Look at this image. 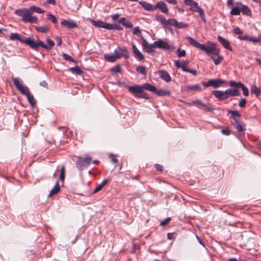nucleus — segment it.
Instances as JSON below:
<instances>
[{
	"label": "nucleus",
	"mask_w": 261,
	"mask_h": 261,
	"mask_svg": "<svg viewBox=\"0 0 261 261\" xmlns=\"http://www.w3.org/2000/svg\"><path fill=\"white\" fill-rule=\"evenodd\" d=\"M177 56L179 58L185 56V55L186 54V52L185 50H184V49L181 50L180 48H178L177 50Z\"/></svg>",
	"instance_id": "nucleus-51"
},
{
	"label": "nucleus",
	"mask_w": 261,
	"mask_h": 261,
	"mask_svg": "<svg viewBox=\"0 0 261 261\" xmlns=\"http://www.w3.org/2000/svg\"><path fill=\"white\" fill-rule=\"evenodd\" d=\"M218 40L223 46L230 51H232V48L230 45V42L221 36H218Z\"/></svg>",
	"instance_id": "nucleus-11"
},
{
	"label": "nucleus",
	"mask_w": 261,
	"mask_h": 261,
	"mask_svg": "<svg viewBox=\"0 0 261 261\" xmlns=\"http://www.w3.org/2000/svg\"><path fill=\"white\" fill-rule=\"evenodd\" d=\"M177 23V20L174 18H170L168 20L166 19V24L165 27L168 25H172L175 27L176 23Z\"/></svg>",
	"instance_id": "nucleus-39"
},
{
	"label": "nucleus",
	"mask_w": 261,
	"mask_h": 261,
	"mask_svg": "<svg viewBox=\"0 0 261 261\" xmlns=\"http://www.w3.org/2000/svg\"><path fill=\"white\" fill-rule=\"evenodd\" d=\"M133 34L137 35L138 37H140L142 40L144 39L142 36V33L139 29V27H136L133 29Z\"/></svg>",
	"instance_id": "nucleus-37"
},
{
	"label": "nucleus",
	"mask_w": 261,
	"mask_h": 261,
	"mask_svg": "<svg viewBox=\"0 0 261 261\" xmlns=\"http://www.w3.org/2000/svg\"><path fill=\"white\" fill-rule=\"evenodd\" d=\"M225 93H226L227 98L229 96H236L240 95V92L238 89H228L225 91Z\"/></svg>",
	"instance_id": "nucleus-21"
},
{
	"label": "nucleus",
	"mask_w": 261,
	"mask_h": 261,
	"mask_svg": "<svg viewBox=\"0 0 261 261\" xmlns=\"http://www.w3.org/2000/svg\"><path fill=\"white\" fill-rule=\"evenodd\" d=\"M217 56V58L216 59H215L213 56L211 57L212 59L214 61L215 65H219L223 60V57L222 56L218 55Z\"/></svg>",
	"instance_id": "nucleus-35"
},
{
	"label": "nucleus",
	"mask_w": 261,
	"mask_h": 261,
	"mask_svg": "<svg viewBox=\"0 0 261 261\" xmlns=\"http://www.w3.org/2000/svg\"><path fill=\"white\" fill-rule=\"evenodd\" d=\"M171 218L168 217L160 222V225L162 226H165L167 225L171 221Z\"/></svg>",
	"instance_id": "nucleus-49"
},
{
	"label": "nucleus",
	"mask_w": 261,
	"mask_h": 261,
	"mask_svg": "<svg viewBox=\"0 0 261 261\" xmlns=\"http://www.w3.org/2000/svg\"><path fill=\"white\" fill-rule=\"evenodd\" d=\"M155 9L159 8L161 11L164 13L167 14L168 13V9L166 4L163 2H159L154 6Z\"/></svg>",
	"instance_id": "nucleus-15"
},
{
	"label": "nucleus",
	"mask_w": 261,
	"mask_h": 261,
	"mask_svg": "<svg viewBox=\"0 0 261 261\" xmlns=\"http://www.w3.org/2000/svg\"><path fill=\"white\" fill-rule=\"evenodd\" d=\"M232 123L238 132H243L245 130V125L238 121L237 119L233 118Z\"/></svg>",
	"instance_id": "nucleus-12"
},
{
	"label": "nucleus",
	"mask_w": 261,
	"mask_h": 261,
	"mask_svg": "<svg viewBox=\"0 0 261 261\" xmlns=\"http://www.w3.org/2000/svg\"><path fill=\"white\" fill-rule=\"evenodd\" d=\"M246 103V100L245 98H242L239 102V106L241 107H244Z\"/></svg>",
	"instance_id": "nucleus-58"
},
{
	"label": "nucleus",
	"mask_w": 261,
	"mask_h": 261,
	"mask_svg": "<svg viewBox=\"0 0 261 261\" xmlns=\"http://www.w3.org/2000/svg\"><path fill=\"white\" fill-rule=\"evenodd\" d=\"M27 96L28 101L31 106H34L35 104V100L33 95L31 94L29 92L28 94H25Z\"/></svg>",
	"instance_id": "nucleus-33"
},
{
	"label": "nucleus",
	"mask_w": 261,
	"mask_h": 261,
	"mask_svg": "<svg viewBox=\"0 0 261 261\" xmlns=\"http://www.w3.org/2000/svg\"><path fill=\"white\" fill-rule=\"evenodd\" d=\"M226 83V81L221 79H214L208 80L207 82L202 83V85L205 87H212L214 88H218L221 87L223 84Z\"/></svg>",
	"instance_id": "nucleus-6"
},
{
	"label": "nucleus",
	"mask_w": 261,
	"mask_h": 261,
	"mask_svg": "<svg viewBox=\"0 0 261 261\" xmlns=\"http://www.w3.org/2000/svg\"><path fill=\"white\" fill-rule=\"evenodd\" d=\"M128 90L130 92L135 94L137 96L141 93L143 90L142 85H136L135 86H130L128 87Z\"/></svg>",
	"instance_id": "nucleus-10"
},
{
	"label": "nucleus",
	"mask_w": 261,
	"mask_h": 261,
	"mask_svg": "<svg viewBox=\"0 0 261 261\" xmlns=\"http://www.w3.org/2000/svg\"><path fill=\"white\" fill-rule=\"evenodd\" d=\"M92 24L96 27L104 28L107 30H108L109 26H110L109 23L100 20H93Z\"/></svg>",
	"instance_id": "nucleus-20"
},
{
	"label": "nucleus",
	"mask_w": 261,
	"mask_h": 261,
	"mask_svg": "<svg viewBox=\"0 0 261 261\" xmlns=\"http://www.w3.org/2000/svg\"><path fill=\"white\" fill-rule=\"evenodd\" d=\"M115 55H106L105 58L106 60L109 62H114L116 61L118 59H119V56H118V50H115Z\"/></svg>",
	"instance_id": "nucleus-18"
},
{
	"label": "nucleus",
	"mask_w": 261,
	"mask_h": 261,
	"mask_svg": "<svg viewBox=\"0 0 261 261\" xmlns=\"http://www.w3.org/2000/svg\"><path fill=\"white\" fill-rule=\"evenodd\" d=\"M154 44L156 45V48L164 50H173L175 48L173 45H170L168 42L161 40L155 41Z\"/></svg>",
	"instance_id": "nucleus-7"
},
{
	"label": "nucleus",
	"mask_w": 261,
	"mask_h": 261,
	"mask_svg": "<svg viewBox=\"0 0 261 261\" xmlns=\"http://www.w3.org/2000/svg\"><path fill=\"white\" fill-rule=\"evenodd\" d=\"M142 40V45L143 49L149 54L153 53L154 49L156 48L154 42L152 44H149L146 39H143Z\"/></svg>",
	"instance_id": "nucleus-8"
},
{
	"label": "nucleus",
	"mask_w": 261,
	"mask_h": 261,
	"mask_svg": "<svg viewBox=\"0 0 261 261\" xmlns=\"http://www.w3.org/2000/svg\"><path fill=\"white\" fill-rule=\"evenodd\" d=\"M192 103L194 105H195L198 108H201V107H202L206 111H207V112H213V110H214V108L207 107L205 104L203 103L201 101L198 100V99L193 100L192 101Z\"/></svg>",
	"instance_id": "nucleus-9"
},
{
	"label": "nucleus",
	"mask_w": 261,
	"mask_h": 261,
	"mask_svg": "<svg viewBox=\"0 0 261 261\" xmlns=\"http://www.w3.org/2000/svg\"><path fill=\"white\" fill-rule=\"evenodd\" d=\"M139 4H140L146 10L151 11L155 10L154 6H152L151 4L147 3L144 1H140L139 2Z\"/></svg>",
	"instance_id": "nucleus-24"
},
{
	"label": "nucleus",
	"mask_w": 261,
	"mask_h": 261,
	"mask_svg": "<svg viewBox=\"0 0 261 261\" xmlns=\"http://www.w3.org/2000/svg\"><path fill=\"white\" fill-rule=\"evenodd\" d=\"M136 70L139 73H140L142 74H144V75L146 74L147 70H146V68L145 66H139L137 67Z\"/></svg>",
	"instance_id": "nucleus-38"
},
{
	"label": "nucleus",
	"mask_w": 261,
	"mask_h": 261,
	"mask_svg": "<svg viewBox=\"0 0 261 261\" xmlns=\"http://www.w3.org/2000/svg\"><path fill=\"white\" fill-rule=\"evenodd\" d=\"M138 97L143 98L145 99H148L149 98L148 95L147 93H144L143 92V90L142 91L141 93H140Z\"/></svg>",
	"instance_id": "nucleus-57"
},
{
	"label": "nucleus",
	"mask_w": 261,
	"mask_h": 261,
	"mask_svg": "<svg viewBox=\"0 0 261 261\" xmlns=\"http://www.w3.org/2000/svg\"><path fill=\"white\" fill-rule=\"evenodd\" d=\"M132 48L136 58L139 60H144V57L143 55L139 51V50L137 48V46L134 44H132Z\"/></svg>",
	"instance_id": "nucleus-17"
},
{
	"label": "nucleus",
	"mask_w": 261,
	"mask_h": 261,
	"mask_svg": "<svg viewBox=\"0 0 261 261\" xmlns=\"http://www.w3.org/2000/svg\"><path fill=\"white\" fill-rule=\"evenodd\" d=\"M190 44L197 48L204 51L208 55L217 56L220 53V49L217 48L216 45L212 42H208L207 45L199 43L196 40L191 37H187Z\"/></svg>",
	"instance_id": "nucleus-1"
},
{
	"label": "nucleus",
	"mask_w": 261,
	"mask_h": 261,
	"mask_svg": "<svg viewBox=\"0 0 261 261\" xmlns=\"http://www.w3.org/2000/svg\"><path fill=\"white\" fill-rule=\"evenodd\" d=\"M229 86L232 87L240 88L242 83L241 82L237 83L233 81H230L229 82Z\"/></svg>",
	"instance_id": "nucleus-42"
},
{
	"label": "nucleus",
	"mask_w": 261,
	"mask_h": 261,
	"mask_svg": "<svg viewBox=\"0 0 261 261\" xmlns=\"http://www.w3.org/2000/svg\"><path fill=\"white\" fill-rule=\"evenodd\" d=\"M175 65L177 68H180L184 71L185 67L182 66V64L179 60H177L175 62Z\"/></svg>",
	"instance_id": "nucleus-55"
},
{
	"label": "nucleus",
	"mask_w": 261,
	"mask_h": 261,
	"mask_svg": "<svg viewBox=\"0 0 261 261\" xmlns=\"http://www.w3.org/2000/svg\"><path fill=\"white\" fill-rule=\"evenodd\" d=\"M239 7L240 8V12H242L243 14L246 15L247 16H251V10L249 8V7L246 5H244L241 3L238 4Z\"/></svg>",
	"instance_id": "nucleus-19"
},
{
	"label": "nucleus",
	"mask_w": 261,
	"mask_h": 261,
	"mask_svg": "<svg viewBox=\"0 0 261 261\" xmlns=\"http://www.w3.org/2000/svg\"><path fill=\"white\" fill-rule=\"evenodd\" d=\"M230 14L232 15H239L240 14V8L238 7H233L231 9Z\"/></svg>",
	"instance_id": "nucleus-41"
},
{
	"label": "nucleus",
	"mask_w": 261,
	"mask_h": 261,
	"mask_svg": "<svg viewBox=\"0 0 261 261\" xmlns=\"http://www.w3.org/2000/svg\"><path fill=\"white\" fill-rule=\"evenodd\" d=\"M32 12L29 9H22L15 11V14L22 17V20L24 22L37 23L38 19L36 16L32 15Z\"/></svg>",
	"instance_id": "nucleus-2"
},
{
	"label": "nucleus",
	"mask_w": 261,
	"mask_h": 261,
	"mask_svg": "<svg viewBox=\"0 0 261 261\" xmlns=\"http://www.w3.org/2000/svg\"><path fill=\"white\" fill-rule=\"evenodd\" d=\"M187 26H188V25L186 23H185L182 22H178L177 21L175 25V27L179 28V29L185 28L187 27Z\"/></svg>",
	"instance_id": "nucleus-53"
},
{
	"label": "nucleus",
	"mask_w": 261,
	"mask_h": 261,
	"mask_svg": "<svg viewBox=\"0 0 261 261\" xmlns=\"http://www.w3.org/2000/svg\"><path fill=\"white\" fill-rule=\"evenodd\" d=\"M60 190V188L58 184V181L56 182V185L55 187L51 189L50 191V193L48 195L49 197H52L55 194L58 193Z\"/></svg>",
	"instance_id": "nucleus-25"
},
{
	"label": "nucleus",
	"mask_w": 261,
	"mask_h": 261,
	"mask_svg": "<svg viewBox=\"0 0 261 261\" xmlns=\"http://www.w3.org/2000/svg\"><path fill=\"white\" fill-rule=\"evenodd\" d=\"M37 30L42 33H46L48 31V28L46 26L38 27Z\"/></svg>",
	"instance_id": "nucleus-48"
},
{
	"label": "nucleus",
	"mask_w": 261,
	"mask_h": 261,
	"mask_svg": "<svg viewBox=\"0 0 261 261\" xmlns=\"http://www.w3.org/2000/svg\"><path fill=\"white\" fill-rule=\"evenodd\" d=\"M10 39L11 40H18L21 43H24L27 44L31 48L32 45H34L33 43V38L30 37L27 38L25 39H23L22 37L20 34L17 33H11L10 35Z\"/></svg>",
	"instance_id": "nucleus-5"
},
{
	"label": "nucleus",
	"mask_w": 261,
	"mask_h": 261,
	"mask_svg": "<svg viewBox=\"0 0 261 261\" xmlns=\"http://www.w3.org/2000/svg\"><path fill=\"white\" fill-rule=\"evenodd\" d=\"M184 71L190 73L194 75H196L197 74V71L195 70L190 69L188 68H184Z\"/></svg>",
	"instance_id": "nucleus-54"
},
{
	"label": "nucleus",
	"mask_w": 261,
	"mask_h": 261,
	"mask_svg": "<svg viewBox=\"0 0 261 261\" xmlns=\"http://www.w3.org/2000/svg\"><path fill=\"white\" fill-rule=\"evenodd\" d=\"M87 166L85 163V162L83 161V159L82 158H80L77 162L76 163V167L77 168L81 170L83 169L84 168L86 167Z\"/></svg>",
	"instance_id": "nucleus-30"
},
{
	"label": "nucleus",
	"mask_w": 261,
	"mask_h": 261,
	"mask_svg": "<svg viewBox=\"0 0 261 261\" xmlns=\"http://www.w3.org/2000/svg\"><path fill=\"white\" fill-rule=\"evenodd\" d=\"M251 92L255 94L256 96H259L261 93L260 89L255 86H252L251 87Z\"/></svg>",
	"instance_id": "nucleus-40"
},
{
	"label": "nucleus",
	"mask_w": 261,
	"mask_h": 261,
	"mask_svg": "<svg viewBox=\"0 0 261 261\" xmlns=\"http://www.w3.org/2000/svg\"><path fill=\"white\" fill-rule=\"evenodd\" d=\"M29 9L31 11V12L32 13L34 12H37L38 13H44V11L43 10H42L41 8H40L38 7L35 6H31Z\"/></svg>",
	"instance_id": "nucleus-34"
},
{
	"label": "nucleus",
	"mask_w": 261,
	"mask_h": 261,
	"mask_svg": "<svg viewBox=\"0 0 261 261\" xmlns=\"http://www.w3.org/2000/svg\"><path fill=\"white\" fill-rule=\"evenodd\" d=\"M59 178L61 180H64L65 178V167L63 166L61 169Z\"/></svg>",
	"instance_id": "nucleus-50"
},
{
	"label": "nucleus",
	"mask_w": 261,
	"mask_h": 261,
	"mask_svg": "<svg viewBox=\"0 0 261 261\" xmlns=\"http://www.w3.org/2000/svg\"><path fill=\"white\" fill-rule=\"evenodd\" d=\"M109 28L108 30H119L121 29V27L118 24H112L109 23Z\"/></svg>",
	"instance_id": "nucleus-45"
},
{
	"label": "nucleus",
	"mask_w": 261,
	"mask_h": 261,
	"mask_svg": "<svg viewBox=\"0 0 261 261\" xmlns=\"http://www.w3.org/2000/svg\"><path fill=\"white\" fill-rule=\"evenodd\" d=\"M47 18L53 23H56L57 22L56 17L51 14H47Z\"/></svg>",
	"instance_id": "nucleus-52"
},
{
	"label": "nucleus",
	"mask_w": 261,
	"mask_h": 261,
	"mask_svg": "<svg viewBox=\"0 0 261 261\" xmlns=\"http://www.w3.org/2000/svg\"><path fill=\"white\" fill-rule=\"evenodd\" d=\"M143 89L149 90L152 92L155 93L156 90V87L152 85L149 84L148 83H145L142 85Z\"/></svg>",
	"instance_id": "nucleus-29"
},
{
	"label": "nucleus",
	"mask_w": 261,
	"mask_h": 261,
	"mask_svg": "<svg viewBox=\"0 0 261 261\" xmlns=\"http://www.w3.org/2000/svg\"><path fill=\"white\" fill-rule=\"evenodd\" d=\"M119 16L120 15L117 14H113L112 15V18L114 21H116L118 19V18L119 17Z\"/></svg>",
	"instance_id": "nucleus-64"
},
{
	"label": "nucleus",
	"mask_w": 261,
	"mask_h": 261,
	"mask_svg": "<svg viewBox=\"0 0 261 261\" xmlns=\"http://www.w3.org/2000/svg\"><path fill=\"white\" fill-rule=\"evenodd\" d=\"M222 132V133L224 135H230V130L228 129H222L221 130Z\"/></svg>",
	"instance_id": "nucleus-62"
},
{
	"label": "nucleus",
	"mask_w": 261,
	"mask_h": 261,
	"mask_svg": "<svg viewBox=\"0 0 261 261\" xmlns=\"http://www.w3.org/2000/svg\"><path fill=\"white\" fill-rule=\"evenodd\" d=\"M155 94H156L158 96H169L170 94V92L169 91H167L163 89H160L157 90L156 89L155 91Z\"/></svg>",
	"instance_id": "nucleus-27"
},
{
	"label": "nucleus",
	"mask_w": 261,
	"mask_h": 261,
	"mask_svg": "<svg viewBox=\"0 0 261 261\" xmlns=\"http://www.w3.org/2000/svg\"><path fill=\"white\" fill-rule=\"evenodd\" d=\"M61 24L63 26L66 27L69 29H73L77 27V25L75 22L68 20L63 19L61 22Z\"/></svg>",
	"instance_id": "nucleus-13"
},
{
	"label": "nucleus",
	"mask_w": 261,
	"mask_h": 261,
	"mask_svg": "<svg viewBox=\"0 0 261 261\" xmlns=\"http://www.w3.org/2000/svg\"><path fill=\"white\" fill-rule=\"evenodd\" d=\"M119 22L126 28H131L133 27V24L129 21L126 20L125 17L120 18L119 20Z\"/></svg>",
	"instance_id": "nucleus-26"
},
{
	"label": "nucleus",
	"mask_w": 261,
	"mask_h": 261,
	"mask_svg": "<svg viewBox=\"0 0 261 261\" xmlns=\"http://www.w3.org/2000/svg\"><path fill=\"white\" fill-rule=\"evenodd\" d=\"M185 90L187 91H201L202 88L198 84H196L195 85H189L187 86L185 89Z\"/></svg>",
	"instance_id": "nucleus-22"
},
{
	"label": "nucleus",
	"mask_w": 261,
	"mask_h": 261,
	"mask_svg": "<svg viewBox=\"0 0 261 261\" xmlns=\"http://www.w3.org/2000/svg\"><path fill=\"white\" fill-rule=\"evenodd\" d=\"M233 33L237 35H241L243 33V32L239 28H236L233 30Z\"/></svg>",
	"instance_id": "nucleus-60"
},
{
	"label": "nucleus",
	"mask_w": 261,
	"mask_h": 261,
	"mask_svg": "<svg viewBox=\"0 0 261 261\" xmlns=\"http://www.w3.org/2000/svg\"><path fill=\"white\" fill-rule=\"evenodd\" d=\"M83 161L87 165V166H88L91 163L92 159L90 157L87 156L83 159Z\"/></svg>",
	"instance_id": "nucleus-56"
},
{
	"label": "nucleus",
	"mask_w": 261,
	"mask_h": 261,
	"mask_svg": "<svg viewBox=\"0 0 261 261\" xmlns=\"http://www.w3.org/2000/svg\"><path fill=\"white\" fill-rule=\"evenodd\" d=\"M12 79L17 90H18L23 95L28 93L29 92V88L23 84V81L19 77H12Z\"/></svg>",
	"instance_id": "nucleus-4"
},
{
	"label": "nucleus",
	"mask_w": 261,
	"mask_h": 261,
	"mask_svg": "<svg viewBox=\"0 0 261 261\" xmlns=\"http://www.w3.org/2000/svg\"><path fill=\"white\" fill-rule=\"evenodd\" d=\"M69 70L72 73L80 75H82L83 73V71L78 66L71 67L69 68Z\"/></svg>",
	"instance_id": "nucleus-31"
},
{
	"label": "nucleus",
	"mask_w": 261,
	"mask_h": 261,
	"mask_svg": "<svg viewBox=\"0 0 261 261\" xmlns=\"http://www.w3.org/2000/svg\"><path fill=\"white\" fill-rule=\"evenodd\" d=\"M55 40L57 41V45L58 46H60L61 45V44H62V38L61 37H57L55 38Z\"/></svg>",
	"instance_id": "nucleus-61"
},
{
	"label": "nucleus",
	"mask_w": 261,
	"mask_h": 261,
	"mask_svg": "<svg viewBox=\"0 0 261 261\" xmlns=\"http://www.w3.org/2000/svg\"><path fill=\"white\" fill-rule=\"evenodd\" d=\"M249 38V36H246V35L239 36V38L240 40H247V41H248Z\"/></svg>",
	"instance_id": "nucleus-63"
},
{
	"label": "nucleus",
	"mask_w": 261,
	"mask_h": 261,
	"mask_svg": "<svg viewBox=\"0 0 261 261\" xmlns=\"http://www.w3.org/2000/svg\"><path fill=\"white\" fill-rule=\"evenodd\" d=\"M191 9L193 11H195L199 13V15L201 16V17L204 16V13L203 12V11L201 8L199 7L198 5H197V6H195L194 8H192Z\"/></svg>",
	"instance_id": "nucleus-36"
},
{
	"label": "nucleus",
	"mask_w": 261,
	"mask_h": 261,
	"mask_svg": "<svg viewBox=\"0 0 261 261\" xmlns=\"http://www.w3.org/2000/svg\"><path fill=\"white\" fill-rule=\"evenodd\" d=\"M37 39L36 41H35L33 39V43L34 45H32V48L37 49L39 46L46 49L47 50H50L52 47L54 46L55 43L53 40L50 39H47L46 42L47 44L44 43L41 40L39 39V38L36 37Z\"/></svg>",
	"instance_id": "nucleus-3"
},
{
	"label": "nucleus",
	"mask_w": 261,
	"mask_h": 261,
	"mask_svg": "<svg viewBox=\"0 0 261 261\" xmlns=\"http://www.w3.org/2000/svg\"><path fill=\"white\" fill-rule=\"evenodd\" d=\"M160 77L167 83L171 81V78L169 74L165 70H160L159 71Z\"/></svg>",
	"instance_id": "nucleus-16"
},
{
	"label": "nucleus",
	"mask_w": 261,
	"mask_h": 261,
	"mask_svg": "<svg viewBox=\"0 0 261 261\" xmlns=\"http://www.w3.org/2000/svg\"><path fill=\"white\" fill-rule=\"evenodd\" d=\"M62 56L65 60L70 61H71L74 63H76V61H75L74 60V59L72 57H71V56H70L69 55H68L64 53L62 54Z\"/></svg>",
	"instance_id": "nucleus-44"
},
{
	"label": "nucleus",
	"mask_w": 261,
	"mask_h": 261,
	"mask_svg": "<svg viewBox=\"0 0 261 261\" xmlns=\"http://www.w3.org/2000/svg\"><path fill=\"white\" fill-rule=\"evenodd\" d=\"M212 93L216 98L220 100H223L227 99V96H226V93H225V91L214 90L213 91Z\"/></svg>",
	"instance_id": "nucleus-14"
},
{
	"label": "nucleus",
	"mask_w": 261,
	"mask_h": 261,
	"mask_svg": "<svg viewBox=\"0 0 261 261\" xmlns=\"http://www.w3.org/2000/svg\"><path fill=\"white\" fill-rule=\"evenodd\" d=\"M229 113L233 116H236L238 117H240V116L239 112L238 111H230Z\"/></svg>",
	"instance_id": "nucleus-59"
},
{
	"label": "nucleus",
	"mask_w": 261,
	"mask_h": 261,
	"mask_svg": "<svg viewBox=\"0 0 261 261\" xmlns=\"http://www.w3.org/2000/svg\"><path fill=\"white\" fill-rule=\"evenodd\" d=\"M240 88H241L242 89L243 94L245 96H248L249 94V91H248V88L245 85H244L243 84L241 86Z\"/></svg>",
	"instance_id": "nucleus-47"
},
{
	"label": "nucleus",
	"mask_w": 261,
	"mask_h": 261,
	"mask_svg": "<svg viewBox=\"0 0 261 261\" xmlns=\"http://www.w3.org/2000/svg\"><path fill=\"white\" fill-rule=\"evenodd\" d=\"M108 182V179H104L101 184H100L96 187V188L93 190V193H96L98 191H100L103 188V187L107 184Z\"/></svg>",
	"instance_id": "nucleus-28"
},
{
	"label": "nucleus",
	"mask_w": 261,
	"mask_h": 261,
	"mask_svg": "<svg viewBox=\"0 0 261 261\" xmlns=\"http://www.w3.org/2000/svg\"><path fill=\"white\" fill-rule=\"evenodd\" d=\"M116 50H118V56H119V58L122 57H124L125 58H128V52L126 47H123V48H118Z\"/></svg>",
	"instance_id": "nucleus-23"
},
{
	"label": "nucleus",
	"mask_w": 261,
	"mask_h": 261,
	"mask_svg": "<svg viewBox=\"0 0 261 261\" xmlns=\"http://www.w3.org/2000/svg\"><path fill=\"white\" fill-rule=\"evenodd\" d=\"M185 3L186 5L191 6L192 8H194L195 6L198 5L197 3L193 0H185Z\"/></svg>",
	"instance_id": "nucleus-43"
},
{
	"label": "nucleus",
	"mask_w": 261,
	"mask_h": 261,
	"mask_svg": "<svg viewBox=\"0 0 261 261\" xmlns=\"http://www.w3.org/2000/svg\"><path fill=\"white\" fill-rule=\"evenodd\" d=\"M155 19L156 20L160 22L164 26L166 24V19L164 16L161 15H158L155 16Z\"/></svg>",
	"instance_id": "nucleus-32"
},
{
	"label": "nucleus",
	"mask_w": 261,
	"mask_h": 261,
	"mask_svg": "<svg viewBox=\"0 0 261 261\" xmlns=\"http://www.w3.org/2000/svg\"><path fill=\"white\" fill-rule=\"evenodd\" d=\"M248 41H249L250 42H252L254 44L260 42V35H258L257 38H255L249 36Z\"/></svg>",
	"instance_id": "nucleus-46"
}]
</instances>
